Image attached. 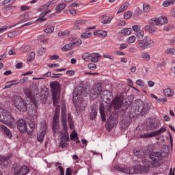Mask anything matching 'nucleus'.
<instances>
[{
    "mask_svg": "<svg viewBox=\"0 0 175 175\" xmlns=\"http://www.w3.org/2000/svg\"><path fill=\"white\" fill-rule=\"evenodd\" d=\"M75 94L76 96H74L73 100L77 98V96H87V91L83 87H78L75 89Z\"/></svg>",
    "mask_w": 175,
    "mask_h": 175,
    "instance_id": "15",
    "label": "nucleus"
},
{
    "mask_svg": "<svg viewBox=\"0 0 175 175\" xmlns=\"http://www.w3.org/2000/svg\"><path fill=\"white\" fill-rule=\"evenodd\" d=\"M132 29H133V30L134 31V32H135V33H136L137 32H139V31L142 30V29H141V27H140V25H133V26L132 27Z\"/></svg>",
    "mask_w": 175,
    "mask_h": 175,
    "instance_id": "58",
    "label": "nucleus"
},
{
    "mask_svg": "<svg viewBox=\"0 0 175 175\" xmlns=\"http://www.w3.org/2000/svg\"><path fill=\"white\" fill-rule=\"evenodd\" d=\"M170 5H172V1H165L163 3L162 5L164 8H169V6H170Z\"/></svg>",
    "mask_w": 175,
    "mask_h": 175,
    "instance_id": "61",
    "label": "nucleus"
},
{
    "mask_svg": "<svg viewBox=\"0 0 175 175\" xmlns=\"http://www.w3.org/2000/svg\"><path fill=\"white\" fill-rule=\"evenodd\" d=\"M136 84L137 85L140 86H143L144 85V81L142 80V79H138L136 81Z\"/></svg>",
    "mask_w": 175,
    "mask_h": 175,
    "instance_id": "64",
    "label": "nucleus"
},
{
    "mask_svg": "<svg viewBox=\"0 0 175 175\" xmlns=\"http://www.w3.org/2000/svg\"><path fill=\"white\" fill-rule=\"evenodd\" d=\"M165 42H165V44L167 46H169L170 44H174V43H175V36L170 38V39L166 40Z\"/></svg>",
    "mask_w": 175,
    "mask_h": 175,
    "instance_id": "47",
    "label": "nucleus"
},
{
    "mask_svg": "<svg viewBox=\"0 0 175 175\" xmlns=\"http://www.w3.org/2000/svg\"><path fill=\"white\" fill-rule=\"evenodd\" d=\"M20 19H21L20 23H25V21H28V20H29V14H23L21 16Z\"/></svg>",
    "mask_w": 175,
    "mask_h": 175,
    "instance_id": "36",
    "label": "nucleus"
},
{
    "mask_svg": "<svg viewBox=\"0 0 175 175\" xmlns=\"http://www.w3.org/2000/svg\"><path fill=\"white\" fill-rule=\"evenodd\" d=\"M54 29H55V27L54 26H51L50 27L46 28L44 31L45 33H53L54 32Z\"/></svg>",
    "mask_w": 175,
    "mask_h": 175,
    "instance_id": "44",
    "label": "nucleus"
},
{
    "mask_svg": "<svg viewBox=\"0 0 175 175\" xmlns=\"http://www.w3.org/2000/svg\"><path fill=\"white\" fill-rule=\"evenodd\" d=\"M50 87L53 91V94H54V92H58V91H59V83H58L57 81L51 82L50 84Z\"/></svg>",
    "mask_w": 175,
    "mask_h": 175,
    "instance_id": "23",
    "label": "nucleus"
},
{
    "mask_svg": "<svg viewBox=\"0 0 175 175\" xmlns=\"http://www.w3.org/2000/svg\"><path fill=\"white\" fill-rule=\"evenodd\" d=\"M62 136L61 137V142H69V133H68L67 131H64V133L60 132Z\"/></svg>",
    "mask_w": 175,
    "mask_h": 175,
    "instance_id": "28",
    "label": "nucleus"
},
{
    "mask_svg": "<svg viewBox=\"0 0 175 175\" xmlns=\"http://www.w3.org/2000/svg\"><path fill=\"white\" fill-rule=\"evenodd\" d=\"M111 105L114 107L115 110H118L121 109V106H122V100L121 98L116 96L113 100Z\"/></svg>",
    "mask_w": 175,
    "mask_h": 175,
    "instance_id": "16",
    "label": "nucleus"
},
{
    "mask_svg": "<svg viewBox=\"0 0 175 175\" xmlns=\"http://www.w3.org/2000/svg\"><path fill=\"white\" fill-rule=\"evenodd\" d=\"M0 121L10 128L13 129L16 126V120L12 116L10 112L6 109H0Z\"/></svg>",
    "mask_w": 175,
    "mask_h": 175,
    "instance_id": "4",
    "label": "nucleus"
},
{
    "mask_svg": "<svg viewBox=\"0 0 175 175\" xmlns=\"http://www.w3.org/2000/svg\"><path fill=\"white\" fill-rule=\"evenodd\" d=\"M163 94L167 98H170V96H173L174 95V92H173L170 88H167L163 90Z\"/></svg>",
    "mask_w": 175,
    "mask_h": 175,
    "instance_id": "25",
    "label": "nucleus"
},
{
    "mask_svg": "<svg viewBox=\"0 0 175 175\" xmlns=\"http://www.w3.org/2000/svg\"><path fill=\"white\" fill-rule=\"evenodd\" d=\"M13 102L19 111H28V114L30 117H36V116H38L36 104H35L33 101H25L21 97L15 96L13 99Z\"/></svg>",
    "mask_w": 175,
    "mask_h": 175,
    "instance_id": "1",
    "label": "nucleus"
},
{
    "mask_svg": "<svg viewBox=\"0 0 175 175\" xmlns=\"http://www.w3.org/2000/svg\"><path fill=\"white\" fill-rule=\"evenodd\" d=\"M62 124L64 128V131H66V126L68 124L66 122V116H65V115H62Z\"/></svg>",
    "mask_w": 175,
    "mask_h": 175,
    "instance_id": "41",
    "label": "nucleus"
},
{
    "mask_svg": "<svg viewBox=\"0 0 175 175\" xmlns=\"http://www.w3.org/2000/svg\"><path fill=\"white\" fill-rule=\"evenodd\" d=\"M81 40H77L74 42H71L70 44H67L62 47L63 51H69L72 50L75 46H80L81 44Z\"/></svg>",
    "mask_w": 175,
    "mask_h": 175,
    "instance_id": "13",
    "label": "nucleus"
},
{
    "mask_svg": "<svg viewBox=\"0 0 175 175\" xmlns=\"http://www.w3.org/2000/svg\"><path fill=\"white\" fill-rule=\"evenodd\" d=\"M25 94L28 98H32V90H31V89H26Z\"/></svg>",
    "mask_w": 175,
    "mask_h": 175,
    "instance_id": "54",
    "label": "nucleus"
},
{
    "mask_svg": "<svg viewBox=\"0 0 175 175\" xmlns=\"http://www.w3.org/2000/svg\"><path fill=\"white\" fill-rule=\"evenodd\" d=\"M16 2V0H4L2 3L3 5H12V3H14Z\"/></svg>",
    "mask_w": 175,
    "mask_h": 175,
    "instance_id": "56",
    "label": "nucleus"
},
{
    "mask_svg": "<svg viewBox=\"0 0 175 175\" xmlns=\"http://www.w3.org/2000/svg\"><path fill=\"white\" fill-rule=\"evenodd\" d=\"M174 28V27L173 26V25H166L165 26H164V31H165L166 32H169V31H172V29H173Z\"/></svg>",
    "mask_w": 175,
    "mask_h": 175,
    "instance_id": "53",
    "label": "nucleus"
},
{
    "mask_svg": "<svg viewBox=\"0 0 175 175\" xmlns=\"http://www.w3.org/2000/svg\"><path fill=\"white\" fill-rule=\"evenodd\" d=\"M12 157V153H10L8 156H0V165L1 166H6L8 165V161L10 159V157Z\"/></svg>",
    "mask_w": 175,
    "mask_h": 175,
    "instance_id": "20",
    "label": "nucleus"
},
{
    "mask_svg": "<svg viewBox=\"0 0 175 175\" xmlns=\"http://www.w3.org/2000/svg\"><path fill=\"white\" fill-rule=\"evenodd\" d=\"M133 152L137 158H147L148 157V152L147 150L135 149Z\"/></svg>",
    "mask_w": 175,
    "mask_h": 175,
    "instance_id": "18",
    "label": "nucleus"
},
{
    "mask_svg": "<svg viewBox=\"0 0 175 175\" xmlns=\"http://www.w3.org/2000/svg\"><path fill=\"white\" fill-rule=\"evenodd\" d=\"M117 124H118V120H117V118L113 117V114H111L107 120V122L105 126L107 129H108V131H111V129H113L114 126H117Z\"/></svg>",
    "mask_w": 175,
    "mask_h": 175,
    "instance_id": "9",
    "label": "nucleus"
},
{
    "mask_svg": "<svg viewBox=\"0 0 175 175\" xmlns=\"http://www.w3.org/2000/svg\"><path fill=\"white\" fill-rule=\"evenodd\" d=\"M84 24H87V20L79 19L75 23V25H76V27H79V25H84Z\"/></svg>",
    "mask_w": 175,
    "mask_h": 175,
    "instance_id": "39",
    "label": "nucleus"
},
{
    "mask_svg": "<svg viewBox=\"0 0 175 175\" xmlns=\"http://www.w3.org/2000/svg\"><path fill=\"white\" fill-rule=\"evenodd\" d=\"M45 53H46V48H41L38 51V55H40V57H42V55H44Z\"/></svg>",
    "mask_w": 175,
    "mask_h": 175,
    "instance_id": "59",
    "label": "nucleus"
},
{
    "mask_svg": "<svg viewBox=\"0 0 175 175\" xmlns=\"http://www.w3.org/2000/svg\"><path fill=\"white\" fill-rule=\"evenodd\" d=\"M19 34H20V31H13L8 33V38H9L10 39H12V38H16V36H18Z\"/></svg>",
    "mask_w": 175,
    "mask_h": 175,
    "instance_id": "35",
    "label": "nucleus"
},
{
    "mask_svg": "<svg viewBox=\"0 0 175 175\" xmlns=\"http://www.w3.org/2000/svg\"><path fill=\"white\" fill-rule=\"evenodd\" d=\"M8 83H10V84H12L13 85H17V84H19L20 82L18 81V79H14L8 81Z\"/></svg>",
    "mask_w": 175,
    "mask_h": 175,
    "instance_id": "63",
    "label": "nucleus"
},
{
    "mask_svg": "<svg viewBox=\"0 0 175 175\" xmlns=\"http://www.w3.org/2000/svg\"><path fill=\"white\" fill-rule=\"evenodd\" d=\"M28 173H29V167H27L26 165L18 167L17 164H16L14 166V175H27Z\"/></svg>",
    "mask_w": 175,
    "mask_h": 175,
    "instance_id": "8",
    "label": "nucleus"
},
{
    "mask_svg": "<svg viewBox=\"0 0 175 175\" xmlns=\"http://www.w3.org/2000/svg\"><path fill=\"white\" fill-rule=\"evenodd\" d=\"M111 20H113V16H108L107 18L103 20L101 23L102 24H110Z\"/></svg>",
    "mask_w": 175,
    "mask_h": 175,
    "instance_id": "48",
    "label": "nucleus"
},
{
    "mask_svg": "<svg viewBox=\"0 0 175 175\" xmlns=\"http://www.w3.org/2000/svg\"><path fill=\"white\" fill-rule=\"evenodd\" d=\"M47 130V124L42 123L41 124V132L37 137L38 142L39 143H43L44 140V136L46 135V131Z\"/></svg>",
    "mask_w": 175,
    "mask_h": 175,
    "instance_id": "10",
    "label": "nucleus"
},
{
    "mask_svg": "<svg viewBox=\"0 0 175 175\" xmlns=\"http://www.w3.org/2000/svg\"><path fill=\"white\" fill-rule=\"evenodd\" d=\"M99 58H100V55H98V53H92V56L90 58V61H92V62H98V61H99Z\"/></svg>",
    "mask_w": 175,
    "mask_h": 175,
    "instance_id": "31",
    "label": "nucleus"
},
{
    "mask_svg": "<svg viewBox=\"0 0 175 175\" xmlns=\"http://www.w3.org/2000/svg\"><path fill=\"white\" fill-rule=\"evenodd\" d=\"M132 17V12H126L124 14V18L125 20H128L129 18H131Z\"/></svg>",
    "mask_w": 175,
    "mask_h": 175,
    "instance_id": "57",
    "label": "nucleus"
},
{
    "mask_svg": "<svg viewBox=\"0 0 175 175\" xmlns=\"http://www.w3.org/2000/svg\"><path fill=\"white\" fill-rule=\"evenodd\" d=\"M60 165H61V163H59V162L55 163V167H58V169L60 172V174L65 175V170H64L62 166H61Z\"/></svg>",
    "mask_w": 175,
    "mask_h": 175,
    "instance_id": "37",
    "label": "nucleus"
},
{
    "mask_svg": "<svg viewBox=\"0 0 175 175\" xmlns=\"http://www.w3.org/2000/svg\"><path fill=\"white\" fill-rule=\"evenodd\" d=\"M158 18H159V27H160V25H163L165 24H167V18H166V16H161Z\"/></svg>",
    "mask_w": 175,
    "mask_h": 175,
    "instance_id": "32",
    "label": "nucleus"
},
{
    "mask_svg": "<svg viewBox=\"0 0 175 175\" xmlns=\"http://www.w3.org/2000/svg\"><path fill=\"white\" fill-rule=\"evenodd\" d=\"M68 124L70 125V129H73V120L72 119V116H70V114H68Z\"/></svg>",
    "mask_w": 175,
    "mask_h": 175,
    "instance_id": "50",
    "label": "nucleus"
},
{
    "mask_svg": "<svg viewBox=\"0 0 175 175\" xmlns=\"http://www.w3.org/2000/svg\"><path fill=\"white\" fill-rule=\"evenodd\" d=\"M53 131L55 135H58L59 133H61L59 132V120L57 117H53Z\"/></svg>",
    "mask_w": 175,
    "mask_h": 175,
    "instance_id": "17",
    "label": "nucleus"
},
{
    "mask_svg": "<svg viewBox=\"0 0 175 175\" xmlns=\"http://www.w3.org/2000/svg\"><path fill=\"white\" fill-rule=\"evenodd\" d=\"M142 58L144 61L148 62L150 59H151V55H150V54L147 52H144L142 54Z\"/></svg>",
    "mask_w": 175,
    "mask_h": 175,
    "instance_id": "33",
    "label": "nucleus"
},
{
    "mask_svg": "<svg viewBox=\"0 0 175 175\" xmlns=\"http://www.w3.org/2000/svg\"><path fill=\"white\" fill-rule=\"evenodd\" d=\"M150 23L153 25H157L158 27H159V18H152Z\"/></svg>",
    "mask_w": 175,
    "mask_h": 175,
    "instance_id": "51",
    "label": "nucleus"
},
{
    "mask_svg": "<svg viewBox=\"0 0 175 175\" xmlns=\"http://www.w3.org/2000/svg\"><path fill=\"white\" fill-rule=\"evenodd\" d=\"M91 57H92V53L88 52H85L82 54V59H83V61H90Z\"/></svg>",
    "mask_w": 175,
    "mask_h": 175,
    "instance_id": "30",
    "label": "nucleus"
},
{
    "mask_svg": "<svg viewBox=\"0 0 175 175\" xmlns=\"http://www.w3.org/2000/svg\"><path fill=\"white\" fill-rule=\"evenodd\" d=\"M143 10L144 13H148L150 12V5L147 3L143 5Z\"/></svg>",
    "mask_w": 175,
    "mask_h": 175,
    "instance_id": "55",
    "label": "nucleus"
},
{
    "mask_svg": "<svg viewBox=\"0 0 175 175\" xmlns=\"http://www.w3.org/2000/svg\"><path fill=\"white\" fill-rule=\"evenodd\" d=\"M88 68L90 70H95V69H96V64H89L88 65Z\"/></svg>",
    "mask_w": 175,
    "mask_h": 175,
    "instance_id": "60",
    "label": "nucleus"
},
{
    "mask_svg": "<svg viewBox=\"0 0 175 175\" xmlns=\"http://www.w3.org/2000/svg\"><path fill=\"white\" fill-rule=\"evenodd\" d=\"M53 105L56 107L55 111V115L54 117H57L59 118V111L61 109V106L58 105V102H59V98H57L55 94H53Z\"/></svg>",
    "mask_w": 175,
    "mask_h": 175,
    "instance_id": "12",
    "label": "nucleus"
},
{
    "mask_svg": "<svg viewBox=\"0 0 175 175\" xmlns=\"http://www.w3.org/2000/svg\"><path fill=\"white\" fill-rule=\"evenodd\" d=\"M139 137L141 139H150L151 137H155V135L154 134V131H152V132L145 133L144 134H141L139 135Z\"/></svg>",
    "mask_w": 175,
    "mask_h": 175,
    "instance_id": "24",
    "label": "nucleus"
},
{
    "mask_svg": "<svg viewBox=\"0 0 175 175\" xmlns=\"http://www.w3.org/2000/svg\"><path fill=\"white\" fill-rule=\"evenodd\" d=\"M135 35L138 39H143V38H144V31L142 30L137 31Z\"/></svg>",
    "mask_w": 175,
    "mask_h": 175,
    "instance_id": "49",
    "label": "nucleus"
},
{
    "mask_svg": "<svg viewBox=\"0 0 175 175\" xmlns=\"http://www.w3.org/2000/svg\"><path fill=\"white\" fill-rule=\"evenodd\" d=\"M55 1H51L44 5H41L39 8H38L37 12H42L40 14V18H38L36 22L37 23H44V21H46V18L44 17L47 15L51 13V10H48L49 8H53V5H55Z\"/></svg>",
    "mask_w": 175,
    "mask_h": 175,
    "instance_id": "5",
    "label": "nucleus"
},
{
    "mask_svg": "<svg viewBox=\"0 0 175 175\" xmlns=\"http://www.w3.org/2000/svg\"><path fill=\"white\" fill-rule=\"evenodd\" d=\"M35 52H31L27 57V61L29 62H32V61H33V59H35Z\"/></svg>",
    "mask_w": 175,
    "mask_h": 175,
    "instance_id": "46",
    "label": "nucleus"
},
{
    "mask_svg": "<svg viewBox=\"0 0 175 175\" xmlns=\"http://www.w3.org/2000/svg\"><path fill=\"white\" fill-rule=\"evenodd\" d=\"M96 116H98V111L92 109L90 113V120H95V118H96Z\"/></svg>",
    "mask_w": 175,
    "mask_h": 175,
    "instance_id": "40",
    "label": "nucleus"
},
{
    "mask_svg": "<svg viewBox=\"0 0 175 175\" xmlns=\"http://www.w3.org/2000/svg\"><path fill=\"white\" fill-rule=\"evenodd\" d=\"M129 6V3H123L119 8L118 11L117 12V14H120V13H122V12H125L128 7Z\"/></svg>",
    "mask_w": 175,
    "mask_h": 175,
    "instance_id": "27",
    "label": "nucleus"
},
{
    "mask_svg": "<svg viewBox=\"0 0 175 175\" xmlns=\"http://www.w3.org/2000/svg\"><path fill=\"white\" fill-rule=\"evenodd\" d=\"M90 96H92L93 99H96L97 96H99L100 99H107L109 96H111V92L107 90H102V85L98 83L90 90Z\"/></svg>",
    "mask_w": 175,
    "mask_h": 175,
    "instance_id": "2",
    "label": "nucleus"
},
{
    "mask_svg": "<svg viewBox=\"0 0 175 175\" xmlns=\"http://www.w3.org/2000/svg\"><path fill=\"white\" fill-rule=\"evenodd\" d=\"M30 47L28 45H23L21 47V51H23L24 53H28Z\"/></svg>",
    "mask_w": 175,
    "mask_h": 175,
    "instance_id": "52",
    "label": "nucleus"
},
{
    "mask_svg": "<svg viewBox=\"0 0 175 175\" xmlns=\"http://www.w3.org/2000/svg\"><path fill=\"white\" fill-rule=\"evenodd\" d=\"M59 147L62 148H66L68 147V144L66 143V141H61Z\"/></svg>",
    "mask_w": 175,
    "mask_h": 175,
    "instance_id": "62",
    "label": "nucleus"
},
{
    "mask_svg": "<svg viewBox=\"0 0 175 175\" xmlns=\"http://www.w3.org/2000/svg\"><path fill=\"white\" fill-rule=\"evenodd\" d=\"M121 33H122L125 36H129V35L132 33V29L131 28L123 29L122 30H121Z\"/></svg>",
    "mask_w": 175,
    "mask_h": 175,
    "instance_id": "34",
    "label": "nucleus"
},
{
    "mask_svg": "<svg viewBox=\"0 0 175 175\" xmlns=\"http://www.w3.org/2000/svg\"><path fill=\"white\" fill-rule=\"evenodd\" d=\"M93 34L94 36H98V38H106V36H107V31L104 30H96L94 31Z\"/></svg>",
    "mask_w": 175,
    "mask_h": 175,
    "instance_id": "22",
    "label": "nucleus"
},
{
    "mask_svg": "<svg viewBox=\"0 0 175 175\" xmlns=\"http://www.w3.org/2000/svg\"><path fill=\"white\" fill-rule=\"evenodd\" d=\"M163 132H166V128H165V127H161L160 129H159L156 131H153L154 137H155V136H159V135H161V133H163Z\"/></svg>",
    "mask_w": 175,
    "mask_h": 175,
    "instance_id": "38",
    "label": "nucleus"
},
{
    "mask_svg": "<svg viewBox=\"0 0 175 175\" xmlns=\"http://www.w3.org/2000/svg\"><path fill=\"white\" fill-rule=\"evenodd\" d=\"M144 165L139 166L140 173H147L150 172V169H154V167H159L161 166V162L158 159L152 158V161L147 159L142 160Z\"/></svg>",
    "mask_w": 175,
    "mask_h": 175,
    "instance_id": "3",
    "label": "nucleus"
},
{
    "mask_svg": "<svg viewBox=\"0 0 175 175\" xmlns=\"http://www.w3.org/2000/svg\"><path fill=\"white\" fill-rule=\"evenodd\" d=\"M100 113L103 122H106V115H105V106L103 105L100 106Z\"/></svg>",
    "mask_w": 175,
    "mask_h": 175,
    "instance_id": "29",
    "label": "nucleus"
},
{
    "mask_svg": "<svg viewBox=\"0 0 175 175\" xmlns=\"http://www.w3.org/2000/svg\"><path fill=\"white\" fill-rule=\"evenodd\" d=\"M120 172H122V173H126V174H135L137 173L133 167H125L120 168Z\"/></svg>",
    "mask_w": 175,
    "mask_h": 175,
    "instance_id": "19",
    "label": "nucleus"
},
{
    "mask_svg": "<svg viewBox=\"0 0 175 175\" xmlns=\"http://www.w3.org/2000/svg\"><path fill=\"white\" fill-rule=\"evenodd\" d=\"M127 43L132 44L136 42V37L135 36H131L126 39Z\"/></svg>",
    "mask_w": 175,
    "mask_h": 175,
    "instance_id": "45",
    "label": "nucleus"
},
{
    "mask_svg": "<svg viewBox=\"0 0 175 175\" xmlns=\"http://www.w3.org/2000/svg\"><path fill=\"white\" fill-rule=\"evenodd\" d=\"M17 128L22 133H25L28 131V126L24 119H20L17 123Z\"/></svg>",
    "mask_w": 175,
    "mask_h": 175,
    "instance_id": "11",
    "label": "nucleus"
},
{
    "mask_svg": "<svg viewBox=\"0 0 175 175\" xmlns=\"http://www.w3.org/2000/svg\"><path fill=\"white\" fill-rule=\"evenodd\" d=\"M136 105L138 106V110L140 111L142 116H146L149 110H151V104L148 103H144L140 99L136 100Z\"/></svg>",
    "mask_w": 175,
    "mask_h": 175,
    "instance_id": "7",
    "label": "nucleus"
},
{
    "mask_svg": "<svg viewBox=\"0 0 175 175\" xmlns=\"http://www.w3.org/2000/svg\"><path fill=\"white\" fill-rule=\"evenodd\" d=\"M137 46L141 50L151 49V47H154V40H152L150 37L146 36L138 42Z\"/></svg>",
    "mask_w": 175,
    "mask_h": 175,
    "instance_id": "6",
    "label": "nucleus"
},
{
    "mask_svg": "<svg viewBox=\"0 0 175 175\" xmlns=\"http://www.w3.org/2000/svg\"><path fill=\"white\" fill-rule=\"evenodd\" d=\"M165 53L169 55H175V49L174 48H168L165 50Z\"/></svg>",
    "mask_w": 175,
    "mask_h": 175,
    "instance_id": "43",
    "label": "nucleus"
},
{
    "mask_svg": "<svg viewBox=\"0 0 175 175\" xmlns=\"http://www.w3.org/2000/svg\"><path fill=\"white\" fill-rule=\"evenodd\" d=\"M92 35V33L91 32L85 31L81 35V36L83 39H88V38H91Z\"/></svg>",
    "mask_w": 175,
    "mask_h": 175,
    "instance_id": "42",
    "label": "nucleus"
},
{
    "mask_svg": "<svg viewBox=\"0 0 175 175\" xmlns=\"http://www.w3.org/2000/svg\"><path fill=\"white\" fill-rule=\"evenodd\" d=\"M0 129L4 133V135H5L8 139H12V133L10 132V130L6 127V126L3 124L0 125Z\"/></svg>",
    "mask_w": 175,
    "mask_h": 175,
    "instance_id": "21",
    "label": "nucleus"
},
{
    "mask_svg": "<svg viewBox=\"0 0 175 175\" xmlns=\"http://www.w3.org/2000/svg\"><path fill=\"white\" fill-rule=\"evenodd\" d=\"M65 8H66V4L60 3L55 8V11L56 13H57V14H59V13H61V12H62Z\"/></svg>",
    "mask_w": 175,
    "mask_h": 175,
    "instance_id": "26",
    "label": "nucleus"
},
{
    "mask_svg": "<svg viewBox=\"0 0 175 175\" xmlns=\"http://www.w3.org/2000/svg\"><path fill=\"white\" fill-rule=\"evenodd\" d=\"M161 126V123L158 120H150L148 123L147 129L148 131H154V129H158Z\"/></svg>",
    "mask_w": 175,
    "mask_h": 175,
    "instance_id": "14",
    "label": "nucleus"
}]
</instances>
